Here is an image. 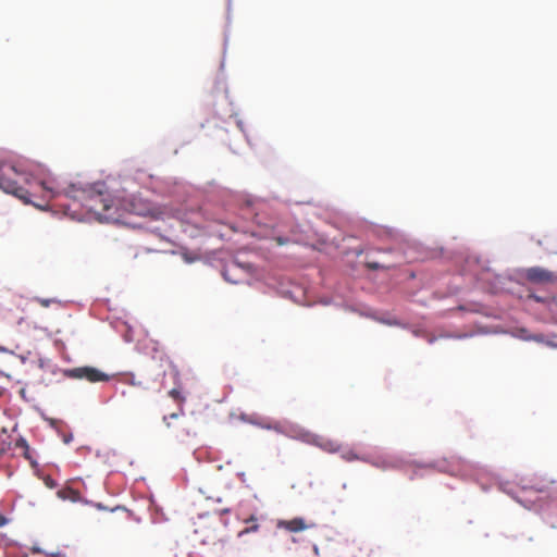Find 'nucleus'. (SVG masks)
<instances>
[{"label":"nucleus","mask_w":557,"mask_h":557,"mask_svg":"<svg viewBox=\"0 0 557 557\" xmlns=\"http://www.w3.org/2000/svg\"><path fill=\"white\" fill-rule=\"evenodd\" d=\"M0 188L39 209H45L59 193L54 180H37L11 162H0Z\"/></svg>","instance_id":"obj_1"},{"label":"nucleus","mask_w":557,"mask_h":557,"mask_svg":"<svg viewBox=\"0 0 557 557\" xmlns=\"http://www.w3.org/2000/svg\"><path fill=\"white\" fill-rule=\"evenodd\" d=\"M55 187L59 190L55 197L64 194L66 197L81 201L82 206L92 213L99 222L116 223L121 221V214L117 209L119 201H116L119 195H110L106 190L103 183H96L87 187L75 184L61 187L55 182Z\"/></svg>","instance_id":"obj_2"},{"label":"nucleus","mask_w":557,"mask_h":557,"mask_svg":"<svg viewBox=\"0 0 557 557\" xmlns=\"http://www.w3.org/2000/svg\"><path fill=\"white\" fill-rule=\"evenodd\" d=\"M119 201V213L121 214V221L119 223L128 224L129 222L126 220L128 214H134L138 216L150 218L152 220L160 219L162 212L159 208L153 206L148 200L143 199L138 196H125L119 195L116 198Z\"/></svg>","instance_id":"obj_3"},{"label":"nucleus","mask_w":557,"mask_h":557,"mask_svg":"<svg viewBox=\"0 0 557 557\" xmlns=\"http://www.w3.org/2000/svg\"><path fill=\"white\" fill-rule=\"evenodd\" d=\"M66 375L72 379L86 380L90 383L107 382L110 375L94 367H78L71 369Z\"/></svg>","instance_id":"obj_4"},{"label":"nucleus","mask_w":557,"mask_h":557,"mask_svg":"<svg viewBox=\"0 0 557 557\" xmlns=\"http://www.w3.org/2000/svg\"><path fill=\"white\" fill-rule=\"evenodd\" d=\"M524 276L533 284H549L557 282L556 273L541 267L527 269Z\"/></svg>","instance_id":"obj_5"},{"label":"nucleus","mask_w":557,"mask_h":557,"mask_svg":"<svg viewBox=\"0 0 557 557\" xmlns=\"http://www.w3.org/2000/svg\"><path fill=\"white\" fill-rule=\"evenodd\" d=\"M313 524L309 525L305 522L302 518H294L290 520H281L277 523V527L281 529H285L289 532H300L308 528H311Z\"/></svg>","instance_id":"obj_6"},{"label":"nucleus","mask_w":557,"mask_h":557,"mask_svg":"<svg viewBox=\"0 0 557 557\" xmlns=\"http://www.w3.org/2000/svg\"><path fill=\"white\" fill-rule=\"evenodd\" d=\"M57 495L63 500H70L73 503L78 502L81 498L79 492L70 486L62 487L58 491Z\"/></svg>","instance_id":"obj_7"},{"label":"nucleus","mask_w":557,"mask_h":557,"mask_svg":"<svg viewBox=\"0 0 557 557\" xmlns=\"http://www.w3.org/2000/svg\"><path fill=\"white\" fill-rule=\"evenodd\" d=\"M315 445L327 453H336L341 448V445L336 441L322 437L315 441Z\"/></svg>","instance_id":"obj_8"},{"label":"nucleus","mask_w":557,"mask_h":557,"mask_svg":"<svg viewBox=\"0 0 557 557\" xmlns=\"http://www.w3.org/2000/svg\"><path fill=\"white\" fill-rule=\"evenodd\" d=\"M14 448H21L23 450V456L26 459H30L29 446L24 437L20 436L18 438H16V441L14 442Z\"/></svg>","instance_id":"obj_9"},{"label":"nucleus","mask_w":557,"mask_h":557,"mask_svg":"<svg viewBox=\"0 0 557 557\" xmlns=\"http://www.w3.org/2000/svg\"><path fill=\"white\" fill-rule=\"evenodd\" d=\"M247 523L253 522L250 527L245 528L238 533V536H243L244 534L250 533V532H257L259 530V524L256 523V518L251 516L249 519L246 520Z\"/></svg>","instance_id":"obj_10"},{"label":"nucleus","mask_w":557,"mask_h":557,"mask_svg":"<svg viewBox=\"0 0 557 557\" xmlns=\"http://www.w3.org/2000/svg\"><path fill=\"white\" fill-rule=\"evenodd\" d=\"M342 458L346 461H355V460L369 461L366 457H360L359 455L354 453L351 449L344 451L342 454Z\"/></svg>","instance_id":"obj_11"},{"label":"nucleus","mask_w":557,"mask_h":557,"mask_svg":"<svg viewBox=\"0 0 557 557\" xmlns=\"http://www.w3.org/2000/svg\"><path fill=\"white\" fill-rule=\"evenodd\" d=\"M169 395L176 400L177 403H184L185 398L182 396L181 392L177 388H173L169 392Z\"/></svg>","instance_id":"obj_12"},{"label":"nucleus","mask_w":557,"mask_h":557,"mask_svg":"<svg viewBox=\"0 0 557 557\" xmlns=\"http://www.w3.org/2000/svg\"><path fill=\"white\" fill-rule=\"evenodd\" d=\"M183 413H184V411H183V408L181 407L178 412H173L170 416H164L163 421L166 423L168 426H170L169 419H177Z\"/></svg>","instance_id":"obj_13"},{"label":"nucleus","mask_w":557,"mask_h":557,"mask_svg":"<svg viewBox=\"0 0 557 557\" xmlns=\"http://www.w3.org/2000/svg\"><path fill=\"white\" fill-rule=\"evenodd\" d=\"M36 301H38L42 307H49L52 302L51 299H44V298H37Z\"/></svg>","instance_id":"obj_14"},{"label":"nucleus","mask_w":557,"mask_h":557,"mask_svg":"<svg viewBox=\"0 0 557 557\" xmlns=\"http://www.w3.org/2000/svg\"><path fill=\"white\" fill-rule=\"evenodd\" d=\"M12 447V442H5L3 441L0 448H3L4 449V454L10 450Z\"/></svg>","instance_id":"obj_15"},{"label":"nucleus","mask_w":557,"mask_h":557,"mask_svg":"<svg viewBox=\"0 0 557 557\" xmlns=\"http://www.w3.org/2000/svg\"><path fill=\"white\" fill-rule=\"evenodd\" d=\"M45 483H46V485H47L48 487H50V488H53V487L55 486L54 481H53L50 476H48V478H46V479H45Z\"/></svg>","instance_id":"obj_16"},{"label":"nucleus","mask_w":557,"mask_h":557,"mask_svg":"<svg viewBox=\"0 0 557 557\" xmlns=\"http://www.w3.org/2000/svg\"><path fill=\"white\" fill-rule=\"evenodd\" d=\"M110 510H111V511H113V512H114V511H122V512H124V513H127V511L125 510V508H124V507H121V506H116V507H114V508H112V509H110Z\"/></svg>","instance_id":"obj_17"},{"label":"nucleus","mask_w":557,"mask_h":557,"mask_svg":"<svg viewBox=\"0 0 557 557\" xmlns=\"http://www.w3.org/2000/svg\"><path fill=\"white\" fill-rule=\"evenodd\" d=\"M368 268H370L372 270H376L380 268V265H379V263L372 262V263H368Z\"/></svg>","instance_id":"obj_18"},{"label":"nucleus","mask_w":557,"mask_h":557,"mask_svg":"<svg viewBox=\"0 0 557 557\" xmlns=\"http://www.w3.org/2000/svg\"><path fill=\"white\" fill-rule=\"evenodd\" d=\"M5 523H7L5 517L0 513V527H3Z\"/></svg>","instance_id":"obj_19"},{"label":"nucleus","mask_w":557,"mask_h":557,"mask_svg":"<svg viewBox=\"0 0 557 557\" xmlns=\"http://www.w3.org/2000/svg\"><path fill=\"white\" fill-rule=\"evenodd\" d=\"M95 506H96L98 509H100V510H106V509H107V507H104V506H103L102 504H100V503L96 504Z\"/></svg>","instance_id":"obj_20"},{"label":"nucleus","mask_w":557,"mask_h":557,"mask_svg":"<svg viewBox=\"0 0 557 557\" xmlns=\"http://www.w3.org/2000/svg\"><path fill=\"white\" fill-rule=\"evenodd\" d=\"M4 455V449L0 448V458Z\"/></svg>","instance_id":"obj_21"},{"label":"nucleus","mask_w":557,"mask_h":557,"mask_svg":"<svg viewBox=\"0 0 557 557\" xmlns=\"http://www.w3.org/2000/svg\"><path fill=\"white\" fill-rule=\"evenodd\" d=\"M52 557H63V556L60 554H57V555H52Z\"/></svg>","instance_id":"obj_22"}]
</instances>
